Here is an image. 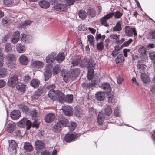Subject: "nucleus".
Wrapping results in <instances>:
<instances>
[{
    "instance_id": "1",
    "label": "nucleus",
    "mask_w": 155,
    "mask_h": 155,
    "mask_svg": "<svg viewBox=\"0 0 155 155\" xmlns=\"http://www.w3.org/2000/svg\"><path fill=\"white\" fill-rule=\"evenodd\" d=\"M49 97L53 101L59 100L64 98L63 93L59 90H55L54 89L50 90L48 93Z\"/></svg>"
},
{
    "instance_id": "2",
    "label": "nucleus",
    "mask_w": 155,
    "mask_h": 155,
    "mask_svg": "<svg viewBox=\"0 0 155 155\" xmlns=\"http://www.w3.org/2000/svg\"><path fill=\"white\" fill-rule=\"evenodd\" d=\"M50 2H51V4L54 5L53 8L56 11H63L67 9V5L65 4L58 3L56 0H52Z\"/></svg>"
},
{
    "instance_id": "3",
    "label": "nucleus",
    "mask_w": 155,
    "mask_h": 155,
    "mask_svg": "<svg viewBox=\"0 0 155 155\" xmlns=\"http://www.w3.org/2000/svg\"><path fill=\"white\" fill-rule=\"evenodd\" d=\"M18 125L21 127L26 126V129L29 130L31 127L32 123L27 118H24L18 123Z\"/></svg>"
},
{
    "instance_id": "4",
    "label": "nucleus",
    "mask_w": 155,
    "mask_h": 155,
    "mask_svg": "<svg viewBox=\"0 0 155 155\" xmlns=\"http://www.w3.org/2000/svg\"><path fill=\"white\" fill-rule=\"evenodd\" d=\"M78 134L75 133H70L66 134L64 137L65 140L68 142L77 140Z\"/></svg>"
},
{
    "instance_id": "5",
    "label": "nucleus",
    "mask_w": 155,
    "mask_h": 155,
    "mask_svg": "<svg viewBox=\"0 0 155 155\" xmlns=\"http://www.w3.org/2000/svg\"><path fill=\"white\" fill-rule=\"evenodd\" d=\"M53 65L49 64H46L45 71L44 73V78H51L53 74L52 70Z\"/></svg>"
},
{
    "instance_id": "6",
    "label": "nucleus",
    "mask_w": 155,
    "mask_h": 155,
    "mask_svg": "<svg viewBox=\"0 0 155 155\" xmlns=\"http://www.w3.org/2000/svg\"><path fill=\"white\" fill-rule=\"evenodd\" d=\"M56 54V53L54 52L46 56L45 60L47 64L53 65L54 61L55 60V56Z\"/></svg>"
},
{
    "instance_id": "7",
    "label": "nucleus",
    "mask_w": 155,
    "mask_h": 155,
    "mask_svg": "<svg viewBox=\"0 0 155 155\" xmlns=\"http://www.w3.org/2000/svg\"><path fill=\"white\" fill-rule=\"evenodd\" d=\"M20 33L18 30L14 32L12 35L10 40L12 44L17 43L20 40Z\"/></svg>"
},
{
    "instance_id": "8",
    "label": "nucleus",
    "mask_w": 155,
    "mask_h": 155,
    "mask_svg": "<svg viewBox=\"0 0 155 155\" xmlns=\"http://www.w3.org/2000/svg\"><path fill=\"white\" fill-rule=\"evenodd\" d=\"M136 28L135 27H131L128 25H126L125 27L124 32L126 35L128 37H132L133 36V33L135 30Z\"/></svg>"
},
{
    "instance_id": "9",
    "label": "nucleus",
    "mask_w": 155,
    "mask_h": 155,
    "mask_svg": "<svg viewBox=\"0 0 155 155\" xmlns=\"http://www.w3.org/2000/svg\"><path fill=\"white\" fill-rule=\"evenodd\" d=\"M16 59L15 55L13 54H9L5 55V61L9 64L15 61Z\"/></svg>"
},
{
    "instance_id": "10",
    "label": "nucleus",
    "mask_w": 155,
    "mask_h": 155,
    "mask_svg": "<svg viewBox=\"0 0 155 155\" xmlns=\"http://www.w3.org/2000/svg\"><path fill=\"white\" fill-rule=\"evenodd\" d=\"M58 123L63 127H68L69 122L68 119L65 118L63 117H58Z\"/></svg>"
},
{
    "instance_id": "11",
    "label": "nucleus",
    "mask_w": 155,
    "mask_h": 155,
    "mask_svg": "<svg viewBox=\"0 0 155 155\" xmlns=\"http://www.w3.org/2000/svg\"><path fill=\"white\" fill-rule=\"evenodd\" d=\"M115 61L116 64L122 65L125 61V60L123 54H119L117 55Z\"/></svg>"
},
{
    "instance_id": "12",
    "label": "nucleus",
    "mask_w": 155,
    "mask_h": 155,
    "mask_svg": "<svg viewBox=\"0 0 155 155\" xmlns=\"http://www.w3.org/2000/svg\"><path fill=\"white\" fill-rule=\"evenodd\" d=\"M55 118V115L53 113H49L45 117V121L47 123H49L53 121Z\"/></svg>"
},
{
    "instance_id": "13",
    "label": "nucleus",
    "mask_w": 155,
    "mask_h": 155,
    "mask_svg": "<svg viewBox=\"0 0 155 155\" xmlns=\"http://www.w3.org/2000/svg\"><path fill=\"white\" fill-rule=\"evenodd\" d=\"M38 4L41 8L44 9L48 8L50 5V3L46 0H40Z\"/></svg>"
},
{
    "instance_id": "14",
    "label": "nucleus",
    "mask_w": 155,
    "mask_h": 155,
    "mask_svg": "<svg viewBox=\"0 0 155 155\" xmlns=\"http://www.w3.org/2000/svg\"><path fill=\"white\" fill-rule=\"evenodd\" d=\"M105 94L103 91H98L95 94V98L98 101H102L105 98Z\"/></svg>"
},
{
    "instance_id": "15",
    "label": "nucleus",
    "mask_w": 155,
    "mask_h": 155,
    "mask_svg": "<svg viewBox=\"0 0 155 155\" xmlns=\"http://www.w3.org/2000/svg\"><path fill=\"white\" fill-rule=\"evenodd\" d=\"M21 116V113L19 110H15L11 112L10 117L11 119L13 120H16L19 119Z\"/></svg>"
},
{
    "instance_id": "16",
    "label": "nucleus",
    "mask_w": 155,
    "mask_h": 155,
    "mask_svg": "<svg viewBox=\"0 0 155 155\" xmlns=\"http://www.w3.org/2000/svg\"><path fill=\"white\" fill-rule=\"evenodd\" d=\"M62 110L64 114L66 116H71L73 114L72 109L68 106H64L62 108Z\"/></svg>"
},
{
    "instance_id": "17",
    "label": "nucleus",
    "mask_w": 155,
    "mask_h": 155,
    "mask_svg": "<svg viewBox=\"0 0 155 155\" xmlns=\"http://www.w3.org/2000/svg\"><path fill=\"white\" fill-rule=\"evenodd\" d=\"M18 78H9L8 85L12 87H14L18 83Z\"/></svg>"
},
{
    "instance_id": "18",
    "label": "nucleus",
    "mask_w": 155,
    "mask_h": 155,
    "mask_svg": "<svg viewBox=\"0 0 155 155\" xmlns=\"http://www.w3.org/2000/svg\"><path fill=\"white\" fill-rule=\"evenodd\" d=\"M65 56L63 52H59L55 56V60L58 63H61L65 59Z\"/></svg>"
},
{
    "instance_id": "19",
    "label": "nucleus",
    "mask_w": 155,
    "mask_h": 155,
    "mask_svg": "<svg viewBox=\"0 0 155 155\" xmlns=\"http://www.w3.org/2000/svg\"><path fill=\"white\" fill-rule=\"evenodd\" d=\"M60 75L62 78H71V71L65 69L61 70Z\"/></svg>"
},
{
    "instance_id": "20",
    "label": "nucleus",
    "mask_w": 155,
    "mask_h": 155,
    "mask_svg": "<svg viewBox=\"0 0 155 155\" xmlns=\"http://www.w3.org/2000/svg\"><path fill=\"white\" fill-rule=\"evenodd\" d=\"M101 87L106 92L107 94L111 91V88L110 84L108 83L105 82L102 84L101 85Z\"/></svg>"
},
{
    "instance_id": "21",
    "label": "nucleus",
    "mask_w": 155,
    "mask_h": 155,
    "mask_svg": "<svg viewBox=\"0 0 155 155\" xmlns=\"http://www.w3.org/2000/svg\"><path fill=\"white\" fill-rule=\"evenodd\" d=\"M24 149L26 152H31L33 150L32 146L30 143L25 142L24 143Z\"/></svg>"
},
{
    "instance_id": "22",
    "label": "nucleus",
    "mask_w": 155,
    "mask_h": 155,
    "mask_svg": "<svg viewBox=\"0 0 155 155\" xmlns=\"http://www.w3.org/2000/svg\"><path fill=\"white\" fill-rule=\"evenodd\" d=\"M26 87V85L19 83H18L16 87V88L19 92L23 93L25 91Z\"/></svg>"
},
{
    "instance_id": "23",
    "label": "nucleus",
    "mask_w": 155,
    "mask_h": 155,
    "mask_svg": "<svg viewBox=\"0 0 155 155\" xmlns=\"http://www.w3.org/2000/svg\"><path fill=\"white\" fill-rule=\"evenodd\" d=\"M78 14L79 18L81 20H85L87 16V12L83 9H81L79 10Z\"/></svg>"
},
{
    "instance_id": "24",
    "label": "nucleus",
    "mask_w": 155,
    "mask_h": 155,
    "mask_svg": "<svg viewBox=\"0 0 155 155\" xmlns=\"http://www.w3.org/2000/svg\"><path fill=\"white\" fill-rule=\"evenodd\" d=\"M105 114L103 112H100L98 115L97 122L100 125H102L103 124L104 120L105 118Z\"/></svg>"
},
{
    "instance_id": "25",
    "label": "nucleus",
    "mask_w": 155,
    "mask_h": 155,
    "mask_svg": "<svg viewBox=\"0 0 155 155\" xmlns=\"http://www.w3.org/2000/svg\"><path fill=\"white\" fill-rule=\"evenodd\" d=\"M35 146L36 150H41L45 147L43 143L41 141L39 140L35 142Z\"/></svg>"
},
{
    "instance_id": "26",
    "label": "nucleus",
    "mask_w": 155,
    "mask_h": 155,
    "mask_svg": "<svg viewBox=\"0 0 155 155\" xmlns=\"http://www.w3.org/2000/svg\"><path fill=\"white\" fill-rule=\"evenodd\" d=\"M16 49L17 51L19 53H24L26 50L25 46L21 43H18L16 45Z\"/></svg>"
},
{
    "instance_id": "27",
    "label": "nucleus",
    "mask_w": 155,
    "mask_h": 155,
    "mask_svg": "<svg viewBox=\"0 0 155 155\" xmlns=\"http://www.w3.org/2000/svg\"><path fill=\"white\" fill-rule=\"evenodd\" d=\"M87 14L91 18H94L96 15V12L94 8H89L87 10Z\"/></svg>"
},
{
    "instance_id": "28",
    "label": "nucleus",
    "mask_w": 155,
    "mask_h": 155,
    "mask_svg": "<svg viewBox=\"0 0 155 155\" xmlns=\"http://www.w3.org/2000/svg\"><path fill=\"white\" fill-rule=\"evenodd\" d=\"M63 127L57 122L53 127L52 130L53 132L56 133H59L61 132Z\"/></svg>"
},
{
    "instance_id": "29",
    "label": "nucleus",
    "mask_w": 155,
    "mask_h": 155,
    "mask_svg": "<svg viewBox=\"0 0 155 155\" xmlns=\"http://www.w3.org/2000/svg\"><path fill=\"white\" fill-rule=\"evenodd\" d=\"M16 125L15 123L11 122L7 125V130L8 132L12 133L15 130V128Z\"/></svg>"
},
{
    "instance_id": "30",
    "label": "nucleus",
    "mask_w": 155,
    "mask_h": 155,
    "mask_svg": "<svg viewBox=\"0 0 155 155\" xmlns=\"http://www.w3.org/2000/svg\"><path fill=\"white\" fill-rule=\"evenodd\" d=\"M31 66L34 68H42L43 66V63L40 61H35L31 63Z\"/></svg>"
},
{
    "instance_id": "31",
    "label": "nucleus",
    "mask_w": 155,
    "mask_h": 155,
    "mask_svg": "<svg viewBox=\"0 0 155 155\" xmlns=\"http://www.w3.org/2000/svg\"><path fill=\"white\" fill-rule=\"evenodd\" d=\"M64 98L62 99H61L60 100H62L64 101L65 102L68 103H71L73 99V95L72 94H67L65 97L63 93Z\"/></svg>"
},
{
    "instance_id": "32",
    "label": "nucleus",
    "mask_w": 155,
    "mask_h": 155,
    "mask_svg": "<svg viewBox=\"0 0 155 155\" xmlns=\"http://www.w3.org/2000/svg\"><path fill=\"white\" fill-rule=\"evenodd\" d=\"M19 59L20 62L23 65H26L28 62V58L24 55L21 56Z\"/></svg>"
},
{
    "instance_id": "33",
    "label": "nucleus",
    "mask_w": 155,
    "mask_h": 155,
    "mask_svg": "<svg viewBox=\"0 0 155 155\" xmlns=\"http://www.w3.org/2000/svg\"><path fill=\"white\" fill-rule=\"evenodd\" d=\"M80 70L78 68L72 69L71 73V78H77L80 74Z\"/></svg>"
},
{
    "instance_id": "34",
    "label": "nucleus",
    "mask_w": 155,
    "mask_h": 155,
    "mask_svg": "<svg viewBox=\"0 0 155 155\" xmlns=\"http://www.w3.org/2000/svg\"><path fill=\"white\" fill-rule=\"evenodd\" d=\"M52 73L53 76L58 75L59 73H61V68L58 64L55 65L54 68H52Z\"/></svg>"
},
{
    "instance_id": "35",
    "label": "nucleus",
    "mask_w": 155,
    "mask_h": 155,
    "mask_svg": "<svg viewBox=\"0 0 155 155\" xmlns=\"http://www.w3.org/2000/svg\"><path fill=\"white\" fill-rule=\"evenodd\" d=\"M87 79L89 81H91V85L92 86L98 84L100 82L99 78H87Z\"/></svg>"
},
{
    "instance_id": "36",
    "label": "nucleus",
    "mask_w": 155,
    "mask_h": 155,
    "mask_svg": "<svg viewBox=\"0 0 155 155\" xmlns=\"http://www.w3.org/2000/svg\"><path fill=\"white\" fill-rule=\"evenodd\" d=\"M40 84L39 81L36 78L33 79L31 81L30 84L34 88H36L38 87Z\"/></svg>"
},
{
    "instance_id": "37",
    "label": "nucleus",
    "mask_w": 155,
    "mask_h": 155,
    "mask_svg": "<svg viewBox=\"0 0 155 155\" xmlns=\"http://www.w3.org/2000/svg\"><path fill=\"white\" fill-rule=\"evenodd\" d=\"M105 114L107 116H109L111 114L112 111L111 107L109 105H106L104 108Z\"/></svg>"
},
{
    "instance_id": "38",
    "label": "nucleus",
    "mask_w": 155,
    "mask_h": 155,
    "mask_svg": "<svg viewBox=\"0 0 155 155\" xmlns=\"http://www.w3.org/2000/svg\"><path fill=\"white\" fill-rule=\"evenodd\" d=\"M94 69L93 68H87V78H95Z\"/></svg>"
},
{
    "instance_id": "39",
    "label": "nucleus",
    "mask_w": 155,
    "mask_h": 155,
    "mask_svg": "<svg viewBox=\"0 0 155 155\" xmlns=\"http://www.w3.org/2000/svg\"><path fill=\"white\" fill-rule=\"evenodd\" d=\"M87 58H84L80 59V66L82 68L86 67L87 65Z\"/></svg>"
},
{
    "instance_id": "40",
    "label": "nucleus",
    "mask_w": 155,
    "mask_h": 155,
    "mask_svg": "<svg viewBox=\"0 0 155 155\" xmlns=\"http://www.w3.org/2000/svg\"><path fill=\"white\" fill-rule=\"evenodd\" d=\"M9 146L13 150H15L17 147V144L13 140L9 141Z\"/></svg>"
},
{
    "instance_id": "41",
    "label": "nucleus",
    "mask_w": 155,
    "mask_h": 155,
    "mask_svg": "<svg viewBox=\"0 0 155 155\" xmlns=\"http://www.w3.org/2000/svg\"><path fill=\"white\" fill-rule=\"evenodd\" d=\"M117 45L114 47V50L112 51L111 55L113 57H115L118 55L119 53L120 50Z\"/></svg>"
},
{
    "instance_id": "42",
    "label": "nucleus",
    "mask_w": 155,
    "mask_h": 155,
    "mask_svg": "<svg viewBox=\"0 0 155 155\" xmlns=\"http://www.w3.org/2000/svg\"><path fill=\"white\" fill-rule=\"evenodd\" d=\"M81 58L73 59L71 62L73 66H76L80 65Z\"/></svg>"
},
{
    "instance_id": "43",
    "label": "nucleus",
    "mask_w": 155,
    "mask_h": 155,
    "mask_svg": "<svg viewBox=\"0 0 155 155\" xmlns=\"http://www.w3.org/2000/svg\"><path fill=\"white\" fill-rule=\"evenodd\" d=\"M96 63L95 61L94 60H91L90 62L89 60L88 62V65L87 68H95Z\"/></svg>"
},
{
    "instance_id": "44",
    "label": "nucleus",
    "mask_w": 155,
    "mask_h": 155,
    "mask_svg": "<svg viewBox=\"0 0 155 155\" xmlns=\"http://www.w3.org/2000/svg\"><path fill=\"white\" fill-rule=\"evenodd\" d=\"M146 48L144 46H142L139 48L138 49V52L140 55L144 57L146 54L145 52Z\"/></svg>"
},
{
    "instance_id": "45",
    "label": "nucleus",
    "mask_w": 155,
    "mask_h": 155,
    "mask_svg": "<svg viewBox=\"0 0 155 155\" xmlns=\"http://www.w3.org/2000/svg\"><path fill=\"white\" fill-rule=\"evenodd\" d=\"M7 73V71L6 69L4 68H0V76L2 77H6Z\"/></svg>"
},
{
    "instance_id": "46",
    "label": "nucleus",
    "mask_w": 155,
    "mask_h": 155,
    "mask_svg": "<svg viewBox=\"0 0 155 155\" xmlns=\"http://www.w3.org/2000/svg\"><path fill=\"white\" fill-rule=\"evenodd\" d=\"M100 23L102 25H103L105 27H108L109 26V24L107 23V20L105 18H102V17L100 19Z\"/></svg>"
},
{
    "instance_id": "47",
    "label": "nucleus",
    "mask_w": 155,
    "mask_h": 155,
    "mask_svg": "<svg viewBox=\"0 0 155 155\" xmlns=\"http://www.w3.org/2000/svg\"><path fill=\"white\" fill-rule=\"evenodd\" d=\"M37 113V111L35 109H33L30 112V114L32 119H36Z\"/></svg>"
},
{
    "instance_id": "48",
    "label": "nucleus",
    "mask_w": 155,
    "mask_h": 155,
    "mask_svg": "<svg viewBox=\"0 0 155 155\" xmlns=\"http://www.w3.org/2000/svg\"><path fill=\"white\" fill-rule=\"evenodd\" d=\"M5 50L7 52H11L12 51V48L11 46V44L10 43H6L5 45Z\"/></svg>"
},
{
    "instance_id": "49",
    "label": "nucleus",
    "mask_w": 155,
    "mask_h": 155,
    "mask_svg": "<svg viewBox=\"0 0 155 155\" xmlns=\"http://www.w3.org/2000/svg\"><path fill=\"white\" fill-rule=\"evenodd\" d=\"M82 114V110L81 109H77L75 110L74 115L76 116L80 117L81 116Z\"/></svg>"
},
{
    "instance_id": "50",
    "label": "nucleus",
    "mask_w": 155,
    "mask_h": 155,
    "mask_svg": "<svg viewBox=\"0 0 155 155\" xmlns=\"http://www.w3.org/2000/svg\"><path fill=\"white\" fill-rule=\"evenodd\" d=\"M21 40L22 41H26L29 40V35L26 34L22 33L21 35Z\"/></svg>"
},
{
    "instance_id": "51",
    "label": "nucleus",
    "mask_w": 155,
    "mask_h": 155,
    "mask_svg": "<svg viewBox=\"0 0 155 155\" xmlns=\"http://www.w3.org/2000/svg\"><path fill=\"white\" fill-rule=\"evenodd\" d=\"M120 107H117L114 110V115L116 117H120Z\"/></svg>"
},
{
    "instance_id": "52",
    "label": "nucleus",
    "mask_w": 155,
    "mask_h": 155,
    "mask_svg": "<svg viewBox=\"0 0 155 155\" xmlns=\"http://www.w3.org/2000/svg\"><path fill=\"white\" fill-rule=\"evenodd\" d=\"M114 15V12H110L107 14L102 17V18H105L107 20L113 17Z\"/></svg>"
},
{
    "instance_id": "53",
    "label": "nucleus",
    "mask_w": 155,
    "mask_h": 155,
    "mask_svg": "<svg viewBox=\"0 0 155 155\" xmlns=\"http://www.w3.org/2000/svg\"><path fill=\"white\" fill-rule=\"evenodd\" d=\"M32 21L29 20H25L21 24V25L23 27H26L28 25H29L31 24Z\"/></svg>"
},
{
    "instance_id": "54",
    "label": "nucleus",
    "mask_w": 155,
    "mask_h": 155,
    "mask_svg": "<svg viewBox=\"0 0 155 155\" xmlns=\"http://www.w3.org/2000/svg\"><path fill=\"white\" fill-rule=\"evenodd\" d=\"M152 81L153 84L150 86V89L151 91L153 94H155V78H153Z\"/></svg>"
},
{
    "instance_id": "55",
    "label": "nucleus",
    "mask_w": 155,
    "mask_h": 155,
    "mask_svg": "<svg viewBox=\"0 0 155 155\" xmlns=\"http://www.w3.org/2000/svg\"><path fill=\"white\" fill-rule=\"evenodd\" d=\"M138 62L139 63L137 65V68L142 70H144L146 66L144 64H140L139 60H138Z\"/></svg>"
},
{
    "instance_id": "56",
    "label": "nucleus",
    "mask_w": 155,
    "mask_h": 155,
    "mask_svg": "<svg viewBox=\"0 0 155 155\" xmlns=\"http://www.w3.org/2000/svg\"><path fill=\"white\" fill-rule=\"evenodd\" d=\"M32 123L31 127L33 128H35L36 129H37L39 127V123L36 119Z\"/></svg>"
},
{
    "instance_id": "57",
    "label": "nucleus",
    "mask_w": 155,
    "mask_h": 155,
    "mask_svg": "<svg viewBox=\"0 0 155 155\" xmlns=\"http://www.w3.org/2000/svg\"><path fill=\"white\" fill-rule=\"evenodd\" d=\"M150 38L151 39H155V30H152L149 33Z\"/></svg>"
},
{
    "instance_id": "58",
    "label": "nucleus",
    "mask_w": 155,
    "mask_h": 155,
    "mask_svg": "<svg viewBox=\"0 0 155 155\" xmlns=\"http://www.w3.org/2000/svg\"><path fill=\"white\" fill-rule=\"evenodd\" d=\"M43 92V90L42 88H39L35 92V95L39 96H41Z\"/></svg>"
},
{
    "instance_id": "59",
    "label": "nucleus",
    "mask_w": 155,
    "mask_h": 155,
    "mask_svg": "<svg viewBox=\"0 0 155 155\" xmlns=\"http://www.w3.org/2000/svg\"><path fill=\"white\" fill-rule=\"evenodd\" d=\"M123 13L119 11H116L114 14V17L116 18H120L122 15Z\"/></svg>"
},
{
    "instance_id": "60",
    "label": "nucleus",
    "mask_w": 155,
    "mask_h": 155,
    "mask_svg": "<svg viewBox=\"0 0 155 155\" xmlns=\"http://www.w3.org/2000/svg\"><path fill=\"white\" fill-rule=\"evenodd\" d=\"M107 94V97L108 99V102L109 103H112L114 101L113 94H110L108 93Z\"/></svg>"
},
{
    "instance_id": "61",
    "label": "nucleus",
    "mask_w": 155,
    "mask_h": 155,
    "mask_svg": "<svg viewBox=\"0 0 155 155\" xmlns=\"http://www.w3.org/2000/svg\"><path fill=\"white\" fill-rule=\"evenodd\" d=\"M8 22V18L6 17H4L2 19V24L4 25L5 26Z\"/></svg>"
},
{
    "instance_id": "62",
    "label": "nucleus",
    "mask_w": 155,
    "mask_h": 155,
    "mask_svg": "<svg viewBox=\"0 0 155 155\" xmlns=\"http://www.w3.org/2000/svg\"><path fill=\"white\" fill-rule=\"evenodd\" d=\"M66 5L67 6H70L73 5L75 2V0H66Z\"/></svg>"
},
{
    "instance_id": "63",
    "label": "nucleus",
    "mask_w": 155,
    "mask_h": 155,
    "mask_svg": "<svg viewBox=\"0 0 155 155\" xmlns=\"http://www.w3.org/2000/svg\"><path fill=\"white\" fill-rule=\"evenodd\" d=\"M88 41L89 42L93 41H95V38L93 35L91 34H89L87 36Z\"/></svg>"
},
{
    "instance_id": "64",
    "label": "nucleus",
    "mask_w": 155,
    "mask_h": 155,
    "mask_svg": "<svg viewBox=\"0 0 155 155\" xmlns=\"http://www.w3.org/2000/svg\"><path fill=\"white\" fill-rule=\"evenodd\" d=\"M150 59L153 62H155V53L154 52H152L149 54Z\"/></svg>"
}]
</instances>
